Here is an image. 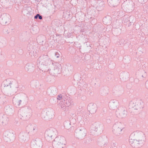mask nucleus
Masks as SVG:
<instances>
[{"mask_svg":"<svg viewBox=\"0 0 148 148\" xmlns=\"http://www.w3.org/2000/svg\"><path fill=\"white\" fill-rule=\"evenodd\" d=\"M66 143L65 138L63 136H59L55 138L52 144L54 148H63Z\"/></svg>","mask_w":148,"mask_h":148,"instance_id":"f257e3e1","label":"nucleus"},{"mask_svg":"<svg viewBox=\"0 0 148 148\" xmlns=\"http://www.w3.org/2000/svg\"><path fill=\"white\" fill-rule=\"evenodd\" d=\"M11 21V17L8 14L3 13L0 16V23L3 25H8Z\"/></svg>","mask_w":148,"mask_h":148,"instance_id":"f03ea898","label":"nucleus"},{"mask_svg":"<svg viewBox=\"0 0 148 148\" xmlns=\"http://www.w3.org/2000/svg\"><path fill=\"white\" fill-rule=\"evenodd\" d=\"M124 128L123 124L120 122L115 123L113 125L112 131L115 134L118 135L122 133Z\"/></svg>","mask_w":148,"mask_h":148,"instance_id":"7ed1b4c3","label":"nucleus"},{"mask_svg":"<svg viewBox=\"0 0 148 148\" xmlns=\"http://www.w3.org/2000/svg\"><path fill=\"white\" fill-rule=\"evenodd\" d=\"M132 136H134L135 139L138 142V143L142 144L144 142L145 136L143 132L138 131H136L132 134Z\"/></svg>","mask_w":148,"mask_h":148,"instance_id":"20e7f679","label":"nucleus"},{"mask_svg":"<svg viewBox=\"0 0 148 148\" xmlns=\"http://www.w3.org/2000/svg\"><path fill=\"white\" fill-rule=\"evenodd\" d=\"M57 133L56 130L54 128H51L47 130L45 133V137L49 141L52 139V137L55 136Z\"/></svg>","mask_w":148,"mask_h":148,"instance_id":"39448f33","label":"nucleus"},{"mask_svg":"<svg viewBox=\"0 0 148 148\" xmlns=\"http://www.w3.org/2000/svg\"><path fill=\"white\" fill-rule=\"evenodd\" d=\"M54 116V112L52 110L42 112L41 117L43 119H50L53 118Z\"/></svg>","mask_w":148,"mask_h":148,"instance_id":"423d86ee","label":"nucleus"},{"mask_svg":"<svg viewBox=\"0 0 148 148\" xmlns=\"http://www.w3.org/2000/svg\"><path fill=\"white\" fill-rule=\"evenodd\" d=\"M53 69L55 73H59L61 71L62 66L60 63L54 62L53 64Z\"/></svg>","mask_w":148,"mask_h":148,"instance_id":"0eeeda50","label":"nucleus"},{"mask_svg":"<svg viewBox=\"0 0 148 148\" xmlns=\"http://www.w3.org/2000/svg\"><path fill=\"white\" fill-rule=\"evenodd\" d=\"M88 108L90 112L93 114L96 112L97 110V105L95 103H91L88 105Z\"/></svg>","mask_w":148,"mask_h":148,"instance_id":"6e6552de","label":"nucleus"},{"mask_svg":"<svg viewBox=\"0 0 148 148\" xmlns=\"http://www.w3.org/2000/svg\"><path fill=\"white\" fill-rule=\"evenodd\" d=\"M143 108V102L140 100H137L135 103L134 109L139 110Z\"/></svg>","mask_w":148,"mask_h":148,"instance_id":"1a4fd4ad","label":"nucleus"},{"mask_svg":"<svg viewBox=\"0 0 148 148\" xmlns=\"http://www.w3.org/2000/svg\"><path fill=\"white\" fill-rule=\"evenodd\" d=\"M33 148H41L42 146V143L40 141H34L32 143Z\"/></svg>","mask_w":148,"mask_h":148,"instance_id":"9d476101","label":"nucleus"},{"mask_svg":"<svg viewBox=\"0 0 148 148\" xmlns=\"http://www.w3.org/2000/svg\"><path fill=\"white\" fill-rule=\"evenodd\" d=\"M132 136L131 135L130 138L129 143L130 144L132 145V146H134L137 144H140V143H138V142L137 140H136V139H135V138H132Z\"/></svg>","mask_w":148,"mask_h":148,"instance_id":"9b49d317","label":"nucleus"},{"mask_svg":"<svg viewBox=\"0 0 148 148\" xmlns=\"http://www.w3.org/2000/svg\"><path fill=\"white\" fill-rule=\"evenodd\" d=\"M99 127V124L97 123H95L91 125V129L92 130L97 131Z\"/></svg>","mask_w":148,"mask_h":148,"instance_id":"f8f14e48","label":"nucleus"},{"mask_svg":"<svg viewBox=\"0 0 148 148\" xmlns=\"http://www.w3.org/2000/svg\"><path fill=\"white\" fill-rule=\"evenodd\" d=\"M48 92L49 95H54L56 92V88L53 87L50 88L48 89Z\"/></svg>","mask_w":148,"mask_h":148,"instance_id":"ddd939ff","label":"nucleus"},{"mask_svg":"<svg viewBox=\"0 0 148 148\" xmlns=\"http://www.w3.org/2000/svg\"><path fill=\"white\" fill-rule=\"evenodd\" d=\"M22 101L18 99H14L13 100V103L16 107H19L21 104Z\"/></svg>","mask_w":148,"mask_h":148,"instance_id":"4468645a","label":"nucleus"},{"mask_svg":"<svg viewBox=\"0 0 148 148\" xmlns=\"http://www.w3.org/2000/svg\"><path fill=\"white\" fill-rule=\"evenodd\" d=\"M120 0H109V3H110L113 6L116 5L118 4L120 2Z\"/></svg>","mask_w":148,"mask_h":148,"instance_id":"2eb2a0df","label":"nucleus"},{"mask_svg":"<svg viewBox=\"0 0 148 148\" xmlns=\"http://www.w3.org/2000/svg\"><path fill=\"white\" fill-rule=\"evenodd\" d=\"M3 85L4 86L7 87L8 86H10V84H12L11 82L10 81V79H8L4 81L3 82Z\"/></svg>","mask_w":148,"mask_h":148,"instance_id":"dca6fc26","label":"nucleus"},{"mask_svg":"<svg viewBox=\"0 0 148 148\" xmlns=\"http://www.w3.org/2000/svg\"><path fill=\"white\" fill-rule=\"evenodd\" d=\"M126 8L128 10H130L131 11L133 9V3L132 2L130 3H129V4H127V5Z\"/></svg>","mask_w":148,"mask_h":148,"instance_id":"f3484780","label":"nucleus"},{"mask_svg":"<svg viewBox=\"0 0 148 148\" xmlns=\"http://www.w3.org/2000/svg\"><path fill=\"white\" fill-rule=\"evenodd\" d=\"M64 102L66 104L65 106H66L69 107L71 104V100L70 99L64 100Z\"/></svg>","mask_w":148,"mask_h":148,"instance_id":"a211bd4d","label":"nucleus"},{"mask_svg":"<svg viewBox=\"0 0 148 148\" xmlns=\"http://www.w3.org/2000/svg\"><path fill=\"white\" fill-rule=\"evenodd\" d=\"M66 104L64 103V102H62L60 103V106L64 110L65 109L66 107H68V106H65Z\"/></svg>","mask_w":148,"mask_h":148,"instance_id":"6ab92c4d","label":"nucleus"},{"mask_svg":"<svg viewBox=\"0 0 148 148\" xmlns=\"http://www.w3.org/2000/svg\"><path fill=\"white\" fill-rule=\"evenodd\" d=\"M28 127L31 129V130L32 131H34V130H35L36 127H35L34 125H30L28 126Z\"/></svg>","mask_w":148,"mask_h":148,"instance_id":"aec40b11","label":"nucleus"},{"mask_svg":"<svg viewBox=\"0 0 148 148\" xmlns=\"http://www.w3.org/2000/svg\"><path fill=\"white\" fill-rule=\"evenodd\" d=\"M80 130L82 131L81 133L83 135L85 136L86 135V131L85 129H83Z\"/></svg>","mask_w":148,"mask_h":148,"instance_id":"412c9836","label":"nucleus"},{"mask_svg":"<svg viewBox=\"0 0 148 148\" xmlns=\"http://www.w3.org/2000/svg\"><path fill=\"white\" fill-rule=\"evenodd\" d=\"M62 98V96L61 95H59L57 97V99L59 100H60Z\"/></svg>","mask_w":148,"mask_h":148,"instance_id":"4be33fe9","label":"nucleus"},{"mask_svg":"<svg viewBox=\"0 0 148 148\" xmlns=\"http://www.w3.org/2000/svg\"><path fill=\"white\" fill-rule=\"evenodd\" d=\"M14 89H12L10 91V92L11 93L10 94H14L16 92V91L14 90Z\"/></svg>","mask_w":148,"mask_h":148,"instance_id":"5701e85b","label":"nucleus"},{"mask_svg":"<svg viewBox=\"0 0 148 148\" xmlns=\"http://www.w3.org/2000/svg\"><path fill=\"white\" fill-rule=\"evenodd\" d=\"M139 2L141 3H143L146 2L147 0H138Z\"/></svg>","mask_w":148,"mask_h":148,"instance_id":"b1692460","label":"nucleus"},{"mask_svg":"<svg viewBox=\"0 0 148 148\" xmlns=\"http://www.w3.org/2000/svg\"><path fill=\"white\" fill-rule=\"evenodd\" d=\"M113 103H114L113 105V108H111L112 109H114L116 107V105L115 104V102L114 101V102Z\"/></svg>","mask_w":148,"mask_h":148,"instance_id":"393cba45","label":"nucleus"},{"mask_svg":"<svg viewBox=\"0 0 148 148\" xmlns=\"http://www.w3.org/2000/svg\"><path fill=\"white\" fill-rule=\"evenodd\" d=\"M25 137H24V138H23L22 137H21V138H21V139H23V141H25V140H26V139H25Z\"/></svg>","mask_w":148,"mask_h":148,"instance_id":"a878e982","label":"nucleus"},{"mask_svg":"<svg viewBox=\"0 0 148 148\" xmlns=\"http://www.w3.org/2000/svg\"><path fill=\"white\" fill-rule=\"evenodd\" d=\"M38 16H39V14H37L36 16H34V18L35 19H37L38 17Z\"/></svg>","mask_w":148,"mask_h":148,"instance_id":"bb28decb","label":"nucleus"},{"mask_svg":"<svg viewBox=\"0 0 148 148\" xmlns=\"http://www.w3.org/2000/svg\"><path fill=\"white\" fill-rule=\"evenodd\" d=\"M38 18L40 19H41L42 18V16H41L40 15H39V16H38Z\"/></svg>","mask_w":148,"mask_h":148,"instance_id":"cd10ccee","label":"nucleus"},{"mask_svg":"<svg viewBox=\"0 0 148 148\" xmlns=\"http://www.w3.org/2000/svg\"><path fill=\"white\" fill-rule=\"evenodd\" d=\"M146 87L148 89V83H146Z\"/></svg>","mask_w":148,"mask_h":148,"instance_id":"c85d7f7f","label":"nucleus"},{"mask_svg":"<svg viewBox=\"0 0 148 148\" xmlns=\"http://www.w3.org/2000/svg\"><path fill=\"white\" fill-rule=\"evenodd\" d=\"M125 116V113L124 114H123V117H124V116Z\"/></svg>","mask_w":148,"mask_h":148,"instance_id":"c756f323","label":"nucleus"},{"mask_svg":"<svg viewBox=\"0 0 148 148\" xmlns=\"http://www.w3.org/2000/svg\"><path fill=\"white\" fill-rule=\"evenodd\" d=\"M8 122L7 120H6V121L4 122L5 123H6Z\"/></svg>","mask_w":148,"mask_h":148,"instance_id":"7c9ffc66","label":"nucleus"},{"mask_svg":"<svg viewBox=\"0 0 148 148\" xmlns=\"http://www.w3.org/2000/svg\"><path fill=\"white\" fill-rule=\"evenodd\" d=\"M10 135H13L12 134H11L10 133H9Z\"/></svg>","mask_w":148,"mask_h":148,"instance_id":"2f4dec72","label":"nucleus"},{"mask_svg":"<svg viewBox=\"0 0 148 148\" xmlns=\"http://www.w3.org/2000/svg\"><path fill=\"white\" fill-rule=\"evenodd\" d=\"M57 58H58V56H57Z\"/></svg>","mask_w":148,"mask_h":148,"instance_id":"473e14b6","label":"nucleus"}]
</instances>
